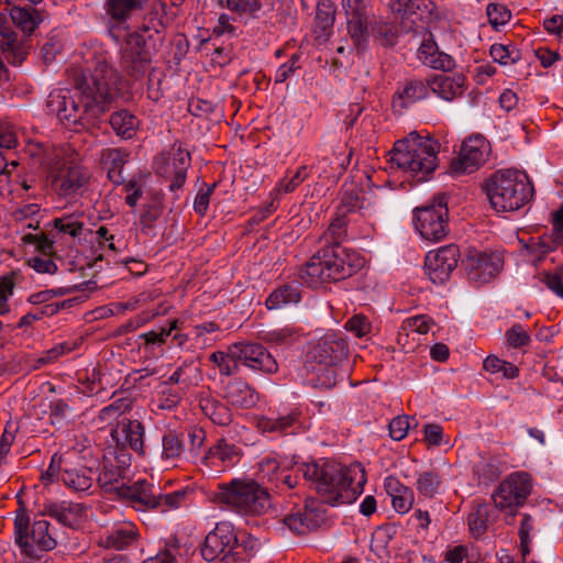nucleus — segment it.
Returning a JSON list of instances; mask_svg holds the SVG:
<instances>
[{"instance_id": "1", "label": "nucleus", "mask_w": 563, "mask_h": 563, "mask_svg": "<svg viewBox=\"0 0 563 563\" xmlns=\"http://www.w3.org/2000/svg\"><path fill=\"white\" fill-rule=\"evenodd\" d=\"M117 85L114 69L104 60H98L93 69H87L75 78L80 97L76 100L62 90L48 95L47 109L51 114L67 124L93 125L96 120L109 110Z\"/></svg>"}, {"instance_id": "2", "label": "nucleus", "mask_w": 563, "mask_h": 563, "mask_svg": "<svg viewBox=\"0 0 563 563\" xmlns=\"http://www.w3.org/2000/svg\"><path fill=\"white\" fill-rule=\"evenodd\" d=\"M296 471L311 483L321 503L332 507L355 501L366 482L360 465L347 467L330 460L300 463Z\"/></svg>"}, {"instance_id": "3", "label": "nucleus", "mask_w": 563, "mask_h": 563, "mask_svg": "<svg viewBox=\"0 0 563 563\" xmlns=\"http://www.w3.org/2000/svg\"><path fill=\"white\" fill-rule=\"evenodd\" d=\"M364 265V258L355 251L341 245H327L318 251L300 269V278L310 287L325 282H339L351 277Z\"/></svg>"}, {"instance_id": "4", "label": "nucleus", "mask_w": 563, "mask_h": 563, "mask_svg": "<svg viewBox=\"0 0 563 563\" xmlns=\"http://www.w3.org/2000/svg\"><path fill=\"white\" fill-rule=\"evenodd\" d=\"M210 499L241 516L261 517L272 508L268 489L253 478H233L219 484L210 493Z\"/></svg>"}, {"instance_id": "5", "label": "nucleus", "mask_w": 563, "mask_h": 563, "mask_svg": "<svg viewBox=\"0 0 563 563\" xmlns=\"http://www.w3.org/2000/svg\"><path fill=\"white\" fill-rule=\"evenodd\" d=\"M440 143L430 135L409 133L398 140L389 152V162L418 179H424L439 165Z\"/></svg>"}, {"instance_id": "6", "label": "nucleus", "mask_w": 563, "mask_h": 563, "mask_svg": "<svg viewBox=\"0 0 563 563\" xmlns=\"http://www.w3.org/2000/svg\"><path fill=\"white\" fill-rule=\"evenodd\" d=\"M492 207L498 212L516 211L533 197V186L526 173L517 169L496 172L485 186Z\"/></svg>"}, {"instance_id": "7", "label": "nucleus", "mask_w": 563, "mask_h": 563, "mask_svg": "<svg viewBox=\"0 0 563 563\" xmlns=\"http://www.w3.org/2000/svg\"><path fill=\"white\" fill-rule=\"evenodd\" d=\"M115 492L136 511L151 510L159 514L188 506L192 496V490L188 488L163 494L161 487L146 479L136 481L131 485L122 484Z\"/></svg>"}, {"instance_id": "8", "label": "nucleus", "mask_w": 563, "mask_h": 563, "mask_svg": "<svg viewBox=\"0 0 563 563\" xmlns=\"http://www.w3.org/2000/svg\"><path fill=\"white\" fill-rule=\"evenodd\" d=\"M85 460L86 456L77 450L55 454L52 456L47 474L59 476L65 486L76 493L87 492L92 486L95 472Z\"/></svg>"}, {"instance_id": "9", "label": "nucleus", "mask_w": 563, "mask_h": 563, "mask_svg": "<svg viewBox=\"0 0 563 563\" xmlns=\"http://www.w3.org/2000/svg\"><path fill=\"white\" fill-rule=\"evenodd\" d=\"M30 519L24 509H19L14 519V539L21 551L26 555H36L40 551H51L56 548V540L49 531L51 523L45 519L33 522L29 532Z\"/></svg>"}, {"instance_id": "10", "label": "nucleus", "mask_w": 563, "mask_h": 563, "mask_svg": "<svg viewBox=\"0 0 563 563\" xmlns=\"http://www.w3.org/2000/svg\"><path fill=\"white\" fill-rule=\"evenodd\" d=\"M449 209L444 197H438L431 205L415 209V225L428 241H440L449 232Z\"/></svg>"}, {"instance_id": "11", "label": "nucleus", "mask_w": 563, "mask_h": 563, "mask_svg": "<svg viewBox=\"0 0 563 563\" xmlns=\"http://www.w3.org/2000/svg\"><path fill=\"white\" fill-rule=\"evenodd\" d=\"M238 539L230 522L223 521L216 525L210 531L201 547V555L206 561L217 563H238L233 553Z\"/></svg>"}, {"instance_id": "12", "label": "nucleus", "mask_w": 563, "mask_h": 563, "mask_svg": "<svg viewBox=\"0 0 563 563\" xmlns=\"http://www.w3.org/2000/svg\"><path fill=\"white\" fill-rule=\"evenodd\" d=\"M532 490V479L527 472H514L501 481L493 494L497 508L522 506Z\"/></svg>"}, {"instance_id": "13", "label": "nucleus", "mask_w": 563, "mask_h": 563, "mask_svg": "<svg viewBox=\"0 0 563 563\" xmlns=\"http://www.w3.org/2000/svg\"><path fill=\"white\" fill-rule=\"evenodd\" d=\"M190 164L191 157L189 152L181 144L175 143L170 151L163 154L156 163L155 172L161 177L170 180V191H177L183 188L186 181Z\"/></svg>"}, {"instance_id": "14", "label": "nucleus", "mask_w": 563, "mask_h": 563, "mask_svg": "<svg viewBox=\"0 0 563 563\" xmlns=\"http://www.w3.org/2000/svg\"><path fill=\"white\" fill-rule=\"evenodd\" d=\"M152 62L142 33L130 34L121 48V67L131 77L139 79L145 75Z\"/></svg>"}, {"instance_id": "15", "label": "nucleus", "mask_w": 563, "mask_h": 563, "mask_svg": "<svg viewBox=\"0 0 563 563\" xmlns=\"http://www.w3.org/2000/svg\"><path fill=\"white\" fill-rule=\"evenodd\" d=\"M230 355L233 361L256 372L274 374L278 371L275 357L258 343H235L230 346Z\"/></svg>"}, {"instance_id": "16", "label": "nucleus", "mask_w": 563, "mask_h": 563, "mask_svg": "<svg viewBox=\"0 0 563 563\" xmlns=\"http://www.w3.org/2000/svg\"><path fill=\"white\" fill-rule=\"evenodd\" d=\"M460 250L449 244L427 254L424 269L433 284H444L457 266Z\"/></svg>"}, {"instance_id": "17", "label": "nucleus", "mask_w": 563, "mask_h": 563, "mask_svg": "<svg viewBox=\"0 0 563 563\" xmlns=\"http://www.w3.org/2000/svg\"><path fill=\"white\" fill-rule=\"evenodd\" d=\"M434 8L431 0H391L390 9L399 19L401 27L406 32H416L419 27L423 29L419 23L430 16Z\"/></svg>"}, {"instance_id": "18", "label": "nucleus", "mask_w": 563, "mask_h": 563, "mask_svg": "<svg viewBox=\"0 0 563 563\" xmlns=\"http://www.w3.org/2000/svg\"><path fill=\"white\" fill-rule=\"evenodd\" d=\"M489 145L481 135L466 139L460 154L451 162V169L455 174L472 173L477 169L488 155Z\"/></svg>"}, {"instance_id": "19", "label": "nucleus", "mask_w": 563, "mask_h": 563, "mask_svg": "<svg viewBox=\"0 0 563 563\" xmlns=\"http://www.w3.org/2000/svg\"><path fill=\"white\" fill-rule=\"evenodd\" d=\"M345 11L349 34L354 45L363 49L369 37V15L365 0H342Z\"/></svg>"}, {"instance_id": "20", "label": "nucleus", "mask_w": 563, "mask_h": 563, "mask_svg": "<svg viewBox=\"0 0 563 563\" xmlns=\"http://www.w3.org/2000/svg\"><path fill=\"white\" fill-rule=\"evenodd\" d=\"M347 344L338 334H327L308 353L309 362L338 365L347 356Z\"/></svg>"}, {"instance_id": "21", "label": "nucleus", "mask_w": 563, "mask_h": 563, "mask_svg": "<svg viewBox=\"0 0 563 563\" xmlns=\"http://www.w3.org/2000/svg\"><path fill=\"white\" fill-rule=\"evenodd\" d=\"M323 503L313 498L307 499L303 511L285 517V525L297 534H305L318 528L325 519Z\"/></svg>"}, {"instance_id": "22", "label": "nucleus", "mask_w": 563, "mask_h": 563, "mask_svg": "<svg viewBox=\"0 0 563 563\" xmlns=\"http://www.w3.org/2000/svg\"><path fill=\"white\" fill-rule=\"evenodd\" d=\"M144 427L139 420L122 419L111 430V437L121 452L131 449L141 456H144Z\"/></svg>"}, {"instance_id": "23", "label": "nucleus", "mask_w": 563, "mask_h": 563, "mask_svg": "<svg viewBox=\"0 0 563 563\" xmlns=\"http://www.w3.org/2000/svg\"><path fill=\"white\" fill-rule=\"evenodd\" d=\"M140 539L137 527L131 521L117 523L100 536V545L115 551L135 547Z\"/></svg>"}, {"instance_id": "24", "label": "nucleus", "mask_w": 563, "mask_h": 563, "mask_svg": "<svg viewBox=\"0 0 563 563\" xmlns=\"http://www.w3.org/2000/svg\"><path fill=\"white\" fill-rule=\"evenodd\" d=\"M430 80L409 78L400 82L393 98V109L401 113L405 109L429 96Z\"/></svg>"}, {"instance_id": "25", "label": "nucleus", "mask_w": 563, "mask_h": 563, "mask_svg": "<svg viewBox=\"0 0 563 563\" xmlns=\"http://www.w3.org/2000/svg\"><path fill=\"white\" fill-rule=\"evenodd\" d=\"M90 179L87 168L71 165L62 169L54 178L59 196L68 198L82 192Z\"/></svg>"}, {"instance_id": "26", "label": "nucleus", "mask_w": 563, "mask_h": 563, "mask_svg": "<svg viewBox=\"0 0 563 563\" xmlns=\"http://www.w3.org/2000/svg\"><path fill=\"white\" fill-rule=\"evenodd\" d=\"M29 53V46L10 26L0 24V60L21 65Z\"/></svg>"}, {"instance_id": "27", "label": "nucleus", "mask_w": 563, "mask_h": 563, "mask_svg": "<svg viewBox=\"0 0 563 563\" xmlns=\"http://www.w3.org/2000/svg\"><path fill=\"white\" fill-rule=\"evenodd\" d=\"M503 258L497 253H481L470 258L468 278L476 284L490 282L501 269Z\"/></svg>"}, {"instance_id": "28", "label": "nucleus", "mask_w": 563, "mask_h": 563, "mask_svg": "<svg viewBox=\"0 0 563 563\" xmlns=\"http://www.w3.org/2000/svg\"><path fill=\"white\" fill-rule=\"evenodd\" d=\"M46 514L65 527L76 529L86 518V507L79 503L63 500L45 507Z\"/></svg>"}, {"instance_id": "29", "label": "nucleus", "mask_w": 563, "mask_h": 563, "mask_svg": "<svg viewBox=\"0 0 563 563\" xmlns=\"http://www.w3.org/2000/svg\"><path fill=\"white\" fill-rule=\"evenodd\" d=\"M417 55L422 64L434 69H441L444 73L451 71L455 67L453 57L438 49L431 33H428L423 38Z\"/></svg>"}, {"instance_id": "30", "label": "nucleus", "mask_w": 563, "mask_h": 563, "mask_svg": "<svg viewBox=\"0 0 563 563\" xmlns=\"http://www.w3.org/2000/svg\"><path fill=\"white\" fill-rule=\"evenodd\" d=\"M390 190L375 187L362 192L360 213L364 218H376L384 216L390 206Z\"/></svg>"}, {"instance_id": "31", "label": "nucleus", "mask_w": 563, "mask_h": 563, "mask_svg": "<svg viewBox=\"0 0 563 563\" xmlns=\"http://www.w3.org/2000/svg\"><path fill=\"white\" fill-rule=\"evenodd\" d=\"M429 80L430 90L446 101H452L464 92L465 76L463 74H455L453 76L441 74L433 76Z\"/></svg>"}, {"instance_id": "32", "label": "nucleus", "mask_w": 563, "mask_h": 563, "mask_svg": "<svg viewBox=\"0 0 563 563\" xmlns=\"http://www.w3.org/2000/svg\"><path fill=\"white\" fill-rule=\"evenodd\" d=\"M130 465V456L121 452L117 456V463L107 462L103 465L102 471L98 475V482L99 484L108 488L109 490H115L118 486H121L122 484H125L123 482L124 474L126 468Z\"/></svg>"}, {"instance_id": "33", "label": "nucleus", "mask_w": 563, "mask_h": 563, "mask_svg": "<svg viewBox=\"0 0 563 563\" xmlns=\"http://www.w3.org/2000/svg\"><path fill=\"white\" fill-rule=\"evenodd\" d=\"M224 397L230 405L238 408H252L258 400L255 389L242 379L230 380Z\"/></svg>"}, {"instance_id": "34", "label": "nucleus", "mask_w": 563, "mask_h": 563, "mask_svg": "<svg viewBox=\"0 0 563 563\" xmlns=\"http://www.w3.org/2000/svg\"><path fill=\"white\" fill-rule=\"evenodd\" d=\"M129 153L123 148L107 147L100 152V164L108 173V178L113 184H122L124 177L122 169L128 162Z\"/></svg>"}, {"instance_id": "35", "label": "nucleus", "mask_w": 563, "mask_h": 563, "mask_svg": "<svg viewBox=\"0 0 563 563\" xmlns=\"http://www.w3.org/2000/svg\"><path fill=\"white\" fill-rule=\"evenodd\" d=\"M148 0H107L104 11L115 25H121L141 11Z\"/></svg>"}, {"instance_id": "36", "label": "nucleus", "mask_w": 563, "mask_h": 563, "mask_svg": "<svg viewBox=\"0 0 563 563\" xmlns=\"http://www.w3.org/2000/svg\"><path fill=\"white\" fill-rule=\"evenodd\" d=\"M9 14L13 24L24 34H32L44 20L43 12L27 5H11Z\"/></svg>"}, {"instance_id": "37", "label": "nucleus", "mask_w": 563, "mask_h": 563, "mask_svg": "<svg viewBox=\"0 0 563 563\" xmlns=\"http://www.w3.org/2000/svg\"><path fill=\"white\" fill-rule=\"evenodd\" d=\"M296 412H286L284 415L271 413L262 416L256 420V428L262 433H286L292 427L298 424Z\"/></svg>"}, {"instance_id": "38", "label": "nucleus", "mask_w": 563, "mask_h": 563, "mask_svg": "<svg viewBox=\"0 0 563 563\" xmlns=\"http://www.w3.org/2000/svg\"><path fill=\"white\" fill-rule=\"evenodd\" d=\"M385 486L388 495L391 497L394 509L399 514L408 512L415 499L412 490L400 484L395 477L386 478Z\"/></svg>"}, {"instance_id": "39", "label": "nucleus", "mask_w": 563, "mask_h": 563, "mask_svg": "<svg viewBox=\"0 0 563 563\" xmlns=\"http://www.w3.org/2000/svg\"><path fill=\"white\" fill-rule=\"evenodd\" d=\"M301 299V292L297 283L286 284L273 290L267 297L265 305L267 309H282L295 305Z\"/></svg>"}, {"instance_id": "40", "label": "nucleus", "mask_w": 563, "mask_h": 563, "mask_svg": "<svg viewBox=\"0 0 563 563\" xmlns=\"http://www.w3.org/2000/svg\"><path fill=\"white\" fill-rule=\"evenodd\" d=\"M109 123L113 132L124 140L134 137L140 126V120L125 109L113 112Z\"/></svg>"}, {"instance_id": "41", "label": "nucleus", "mask_w": 563, "mask_h": 563, "mask_svg": "<svg viewBox=\"0 0 563 563\" xmlns=\"http://www.w3.org/2000/svg\"><path fill=\"white\" fill-rule=\"evenodd\" d=\"M205 460L213 466L218 465V461L221 462L224 467L232 466L239 461V450L234 444H230L221 439L209 449L205 455Z\"/></svg>"}, {"instance_id": "42", "label": "nucleus", "mask_w": 563, "mask_h": 563, "mask_svg": "<svg viewBox=\"0 0 563 563\" xmlns=\"http://www.w3.org/2000/svg\"><path fill=\"white\" fill-rule=\"evenodd\" d=\"M369 36H373L380 45L393 46L400 33H407L402 30L401 24L395 25L388 22L368 23Z\"/></svg>"}, {"instance_id": "43", "label": "nucleus", "mask_w": 563, "mask_h": 563, "mask_svg": "<svg viewBox=\"0 0 563 563\" xmlns=\"http://www.w3.org/2000/svg\"><path fill=\"white\" fill-rule=\"evenodd\" d=\"M184 453L181 435L175 431H168L162 437V460L175 464Z\"/></svg>"}, {"instance_id": "44", "label": "nucleus", "mask_w": 563, "mask_h": 563, "mask_svg": "<svg viewBox=\"0 0 563 563\" xmlns=\"http://www.w3.org/2000/svg\"><path fill=\"white\" fill-rule=\"evenodd\" d=\"M335 20V9L330 0H320L317 4L314 27L316 32L320 30V36L327 35L333 27Z\"/></svg>"}, {"instance_id": "45", "label": "nucleus", "mask_w": 563, "mask_h": 563, "mask_svg": "<svg viewBox=\"0 0 563 563\" xmlns=\"http://www.w3.org/2000/svg\"><path fill=\"white\" fill-rule=\"evenodd\" d=\"M310 363V372L313 375V380L319 387L331 388L338 382V365H328L323 363Z\"/></svg>"}, {"instance_id": "46", "label": "nucleus", "mask_w": 563, "mask_h": 563, "mask_svg": "<svg viewBox=\"0 0 563 563\" xmlns=\"http://www.w3.org/2000/svg\"><path fill=\"white\" fill-rule=\"evenodd\" d=\"M489 54L494 62L504 66L514 65L521 59V52L511 44H493Z\"/></svg>"}, {"instance_id": "47", "label": "nucleus", "mask_w": 563, "mask_h": 563, "mask_svg": "<svg viewBox=\"0 0 563 563\" xmlns=\"http://www.w3.org/2000/svg\"><path fill=\"white\" fill-rule=\"evenodd\" d=\"M131 402L126 398H118L108 406L103 407L98 413V420L106 424H111L124 412L130 410Z\"/></svg>"}, {"instance_id": "48", "label": "nucleus", "mask_w": 563, "mask_h": 563, "mask_svg": "<svg viewBox=\"0 0 563 563\" xmlns=\"http://www.w3.org/2000/svg\"><path fill=\"white\" fill-rule=\"evenodd\" d=\"M347 218L335 213L334 219L331 221L328 230L324 232L322 239L327 244L340 245L346 236Z\"/></svg>"}, {"instance_id": "49", "label": "nucleus", "mask_w": 563, "mask_h": 563, "mask_svg": "<svg viewBox=\"0 0 563 563\" xmlns=\"http://www.w3.org/2000/svg\"><path fill=\"white\" fill-rule=\"evenodd\" d=\"M441 485L440 476L434 472H421L418 474L416 488L420 495L431 498L438 494Z\"/></svg>"}, {"instance_id": "50", "label": "nucleus", "mask_w": 563, "mask_h": 563, "mask_svg": "<svg viewBox=\"0 0 563 563\" xmlns=\"http://www.w3.org/2000/svg\"><path fill=\"white\" fill-rule=\"evenodd\" d=\"M202 409L216 424L228 426L232 422V413L223 404L218 401H207Z\"/></svg>"}, {"instance_id": "51", "label": "nucleus", "mask_w": 563, "mask_h": 563, "mask_svg": "<svg viewBox=\"0 0 563 563\" xmlns=\"http://www.w3.org/2000/svg\"><path fill=\"white\" fill-rule=\"evenodd\" d=\"M54 228L64 234H68L71 238L81 235L84 230V223L77 219L74 214H67L53 220Z\"/></svg>"}, {"instance_id": "52", "label": "nucleus", "mask_w": 563, "mask_h": 563, "mask_svg": "<svg viewBox=\"0 0 563 563\" xmlns=\"http://www.w3.org/2000/svg\"><path fill=\"white\" fill-rule=\"evenodd\" d=\"M263 340L269 344L287 346L296 342L297 333L292 328L284 327L267 331L264 334Z\"/></svg>"}, {"instance_id": "53", "label": "nucleus", "mask_w": 563, "mask_h": 563, "mask_svg": "<svg viewBox=\"0 0 563 563\" xmlns=\"http://www.w3.org/2000/svg\"><path fill=\"white\" fill-rule=\"evenodd\" d=\"M488 511L485 506H478L467 517L470 532L473 537L478 538L486 531Z\"/></svg>"}, {"instance_id": "54", "label": "nucleus", "mask_w": 563, "mask_h": 563, "mask_svg": "<svg viewBox=\"0 0 563 563\" xmlns=\"http://www.w3.org/2000/svg\"><path fill=\"white\" fill-rule=\"evenodd\" d=\"M209 360L219 368L221 375L230 376L235 374L239 369V361L231 358L230 350L228 353L217 351L210 355Z\"/></svg>"}, {"instance_id": "55", "label": "nucleus", "mask_w": 563, "mask_h": 563, "mask_svg": "<svg viewBox=\"0 0 563 563\" xmlns=\"http://www.w3.org/2000/svg\"><path fill=\"white\" fill-rule=\"evenodd\" d=\"M507 343L514 349L523 347L530 344L531 338L528 331L520 323H515L505 333Z\"/></svg>"}, {"instance_id": "56", "label": "nucleus", "mask_w": 563, "mask_h": 563, "mask_svg": "<svg viewBox=\"0 0 563 563\" xmlns=\"http://www.w3.org/2000/svg\"><path fill=\"white\" fill-rule=\"evenodd\" d=\"M361 196L354 189H344L336 213L346 217L349 213L360 211Z\"/></svg>"}, {"instance_id": "57", "label": "nucleus", "mask_w": 563, "mask_h": 563, "mask_svg": "<svg viewBox=\"0 0 563 563\" xmlns=\"http://www.w3.org/2000/svg\"><path fill=\"white\" fill-rule=\"evenodd\" d=\"M178 328V320L173 319L169 321L168 327H161L157 330H152L140 334V339L144 340L146 344H162L166 341V338Z\"/></svg>"}, {"instance_id": "58", "label": "nucleus", "mask_w": 563, "mask_h": 563, "mask_svg": "<svg viewBox=\"0 0 563 563\" xmlns=\"http://www.w3.org/2000/svg\"><path fill=\"white\" fill-rule=\"evenodd\" d=\"M488 22L495 29L505 25L511 18V12L504 4L490 3L487 7Z\"/></svg>"}, {"instance_id": "59", "label": "nucleus", "mask_w": 563, "mask_h": 563, "mask_svg": "<svg viewBox=\"0 0 563 563\" xmlns=\"http://www.w3.org/2000/svg\"><path fill=\"white\" fill-rule=\"evenodd\" d=\"M533 531V520L532 518L525 514L520 527H519V538H520V551L521 555L525 559L530 553V543H531V532Z\"/></svg>"}, {"instance_id": "60", "label": "nucleus", "mask_w": 563, "mask_h": 563, "mask_svg": "<svg viewBox=\"0 0 563 563\" xmlns=\"http://www.w3.org/2000/svg\"><path fill=\"white\" fill-rule=\"evenodd\" d=\"M219 3L238 13H253L262 8L260 0H219Z\"/></svg>"}, {"instance_id": "61", "label": "nucleus", "mask_w": 563, "mask_h": 563, "mask_svg": "<svg viewBox=\"0 0 563 563\" xmlns=\"http://www.w3.org/2000/svg\"><path fill=\"white\" fill-rule=\"evenodd\" d=\"M23 242L31 243L36 246V249L44 255L48 256L54 253V241L51 240L46 234H25L23 236Z\"/></svg>"}, {"instance_id": "62", "label": "nucleus", "mask_w": 563, "mask_h": 563, "mask_svg": "<svg viewBox=\"0 0 563 563\" xmlns=\"http://www.w3.org/2000/svg\"><path fill=\"white\" fill-rule=\"evenodd\" d=\"M258 471L263 475V477H266L269 482H274L278 484L279 475L282 473L279 463L274 457H264L258 463Z\"/></svg>"}, {"instance_id": "63", "label": "nucleus", "mask_w": 563, "mask_h": 563, "mask_svg": "<svg viewBox=\"0 0 563 563\" xmlns=\"http://www.w3.org/2000/svg\"><path fill=\"white\" fill-rule=\"evenodd\" d=\"M345 329L356 336L363 338L371 332L372 325L365 316L355 314L346 321Z\"/></svg>"}, {"instance_id": "64", "label": "nucleus", "mask_w": 563, "mask_h": 563, "mask_svg": "<svg viewBox=\"0 0 563 563\" xmlns=\"http://www.w3.org/2000/svg\"><path fill=\"white\" fill-rule=\"evenodd\" d=\"M563 276L560 271L553 273L543 272L540 274V280L555 295L563 298Z\"/></svg>"}]
</instances>
